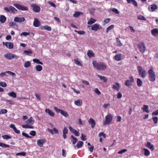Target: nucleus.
<instances>
[{"instance_id": "f257e3e1", "label": "nucleus", "mask_w": 158, "mask_h": 158, "mask_svg": "<svg viewBox=\"0 0 158 158\" xmlns=\"http://www.w3.org/2000/svg\"><path fill=\"white\" fill-rule=\"evenodd\" d=\"M92 64L94 68L98 70H104L106 68V65L102 62L98 63L96 61H93Z\"/></svg>"}, {"instance_id": "f03ea898", "label": "nucleus", "mask_w": 158, "mask_h": 158, "mask_svg": "<svg viewBox=\"0 0 158 158\" xmlns=\"http://www.w3.org/2000/svg\"><path fill=\"white\" fill-rule=\"evenodd\" d=\"M34 123V120L32 117H31L26 122V124L22 125V127L23 128L34 129V127L32 126Z\"/></svg>"}, {"instance_id": "7ed1b4c3", "label": "nucleus", "mask_w": 158, "mask_h": 158, "mask_svg": "<svg viewBox=\"0 0 158 158\" xmlns=\"http://www.w3.org/2000/svg\"><path fill=\"white\" fill-rule=\"evenodd\" d=\"M148 79L151 81L154 82L156 80V75L152 68H151L148 71Z\"/></svg>"}, {"instance_id": "20e7f679", "label": "nucleus", "mask_w": 158, "mask_h": 158, "mask_svg": "<svg viewBox=\"0 0 158 158\" xmlns=\"http://www.w3.org/2000/svg\"><path fill=\"white\" fill-rule=\"evenodd\" d=\"M113 117L112 115L110 114L106 115L105 117V121L103 122V125H105L110 124L112 121Z\"/></svg>"}, {"instance_id": "39448f33", "label": "nucleus", "mask_w": 158, "mask_h": 158, "mask_svg": "<svg viewBox=\"0 0 158 158\" xmlns=\"http://www.w3.org/2000/svg\"><path fill=\"white\" fill-rule=\"evenodd\" d=\"M146 73L145 69H143L141 67L139 66V74L141 76V77L144 78L146 76Z\"/></svg>"}, {"instance_id": "423d86ee", "label": "nucleus", "mask_w": 158, "mask_h": 158, "mask_svg": "<svg viewBox=\"0 0 158 158\" xmlns=\"http://www.w3.org/2000/svg\"><path fill=\"white\" fill-rule=\"evenodd\" d=\"M13 5L18 9L23 11L28 10V8L27 6H22L19 4H14Z\"/></svg>"}, {"instance_id": "0eeeda50", "label": "nucleus", "mask_w": 158, "mask_h": 158, "mask_svg": "<svg viewBox=\"0 0 158 158\" xmlns=\"http://www.w3.org/2000/svg\"><path fill=\"white\" fill-rule=\"evenodd\" d=\"M4 56L9 60H11L14 58L17 59L19 56L12 53H8L4 55Z\"/></svg>"}, {"instance_id": "6e6552de", "label": "nucleus", "mask_w": 158, "mask_h": 158, "mask_svg": "<svg viewBox=\"0 0 158 158\" xmlns=\"http://www.w3.org/2000/svg\"><path fill=\"white\" fill-rule=\"evenodd\" d=\"M4 10L7 12H9L10 11L13 13H15L17 11V10L12 6H10L9 8L5 7L4 8Z\"/></svg>"}, {"instance_id": "1a4fd4ad", "label": "nucleus", "mask_w": 158, "mask_h": 158, "mask_svg": "<svg viewBox=\"0 0 158 158\" xmlns=\"http://www.w3.org/2000/svg\"><path fill=\"white\" fill-rule=\"evenodd\" d=\"M146 50V48L143 42L139 43V50L142 53L144 52Z\"/></svg>"}, {"instance_id": "9d476101", "label": "nucleus", "mask_w": 158, "mask_h": 158, "mask_svg": "<svg viewBox=\"0 0 158 158\" xmlns=\"http://www.w3.org/2000/svg\"><path fill=\"white\" fill-rule=\"evenodd\" d=\"M102 29V27L99 24L96 23L92 25L91 30L96 31Z\"/></svg>"}, {"instance_id": "9b49d317", "label": "nucleus", "mask_w": 158, "mask_h": 158, "mask_svg": "<svg viewBox=\"0 0 158 158\" xmlns=\"http://www.w3.org/2000/svg\"><path fill=\"white\" fill-rule=\"evenodd\" d=\"M31 6L32 8L34 11L36 12H39L40 11V6H37L34 4H32Z\"/></svg>"}, {"instance_id": "f8f14e48", "label": "nucleus", "mask_w": 158, "mask_h": 158, "mask_svg": "<svg viewBox=\"0 0 158 158\" xmlns=\"http://www.w3.org/2000/svg\"><path fill=\"white\" fill-rule=\"evenodd\" d=\"M134 79L132 77H129V80H127L125 83V85L128 87H129L131 85V83L134 82Z\"/></svg>"}, {"instance_id": "ddd939ff", "label": "nucleus", "mask_w": 158, "mask_h": 158, "mask_svg": "<svg viewBox=\"0 0 158 158\" xmlns=\"http://www.w3.org/2000/svg\"><path fill=\"white\" fill-rule=\"evenodd\" d=\"M3 44L9 49H12L13 48V44L11 42H4L3 43Z\"/></svg>"}, {"instance_id": "4468645a", "label": "nucleus", "mask_w": 158, "mask_h": 158, "mask_svg": "<svg viewBox=\"0 0 158 158\" xmlns=\"http://www.w3.org/2000/svg\"><path fill=\"white\" fill-rule=\"evenodd\" d=\"M46 142V139H39L37 141V145L40 147H42L44 144Z\"/></svg>"}, {"instance_id": "2eb2a0df", "label": "nucleus", "mask_w": 158, "mask_h": 158, "mask_svg": "<svg viewBox=\"0 0 158 158\" xmlns=\"http://www.w3.org/2000/svg\"><path fill=\"white\" fill-rule=\"evenodd\" d=\"M25 20V19L24 17H16L14 19V21L16 22L21 23Z\"/></svg>"}, {"instance_id": "dca6fc26", "label": "nucleus", "mask_w": 158, "mask_h": 158, "mask_svg": "<svg viewBox=\"0 0 158 158\" xmlns=\"http://www.w3.org/2000/svg\"><path fill=\"white\" fill-rule=\"evenodd\" d=\"M33 24L35 27H38L40 25V23L38 19L35 18Z\"/></svg>"}, {"instance_id": "f3484780", "label": "nucleus", "mask_w": 158, "mask_h": 158, "mask_svg": "<svg viewBox=\"0 0 158 158\" xmlns=\"http://www.w3.org/2000/svg\"><path fill=\"white\" fill-rule=\"evenodd\" d=\"M146 146L149 149H150L151 151H153L154 150V145L152 144L150 142H147V143Z\"/></svg>"}, {"instance_id": "a211bd4d", "label": "nucleus", "mask_w": 158, "mask_h": 158, "mask_svg": "<svg viewBox=\"0 0 158 158\" xmlns=\"http://www.w3.org/2000/svg\"><path fill=\"white\" fill-rule=\"evenodd\" d=\"M89 123L91 124V127L92 128H94L95 125V121L92 118H90L88 121Z\"/></svg>"}, {"instance_id": "6ab92c4d", "label": "nucleus", "mask_w": 158, "mask_h": 158, "mask_svg": "<svg viewBox=\"0 0 158 158\" xmlns=\"http://www.w3.org/2000/svg\"><path fill=\"white\" fill-rule=\"evenodd\" d=\"M45 111L46 113H48L51 117H53L54 116L55 114L54 113L49 109H46Z\"/></svg>"}, {"instance_id": "aec40b11", "label": "nucleus", "mask_w": 158, "mask_h": 158, "mask_svg": "<svg viewBox=\"0 0 158 158\" xmlns=\"http://www.w3.org/2000/svg\"><path fill=\"white\" fill-rule=\"evenodd\" d=\"M87 55L89 58L94 57V54L93 52L89 50H88V52L87 53Z\"/></svg>"}, {"instance_id": "412c9836", "label": "nucleus", "mask_w": 158, "mask_h": 158, "mask_svg": "<svg viewBox=\"0 0 158 158\" xmlns=\"http://www.w3.org/2000/svg\"><path fill=\"white\" fill-rule=\"evenodd\" d=\"M148 108L149 107L147 105H144L142 108V110L143 111L148 113L149 112V111L148 110Z\"/></svg>"}, {"instance_id": "4be33fe9", "label": "nucleus", "mask_w": 158, "mask_h": 158, "mask_svg": "<svg viewBox=\"0 0 158 158\" xmlns=\"http://www.w3.org/2000/svg\"><path fill=\"white\" fill-rule=\"evenodd\" d=\"M121 54H117L114 56V59L117 61H119L121 60Z\"/></svg>"}, {"instance_id": "5701e85b", "label": "nucleus", "mask_w": 158, "mask_h": 158, "mask_svg": "<svg viewBox=\"0 0 158 158\" xmlns=\"http://www.w3.org/2000/svg\"><path fill=\"white\" fill-rule=\"evenodd\" d=\"M74 103L77 106H81L82 105V101L81 99H78L75 101Z\"/></svg>"}, {"instance_id": "b1692460", "label": "nucleus", "mask_w": 158, "mask_h": 158, "mask_svg": "<svg viewBox=\"0 0 158 158\" xmlns=\"http://www.w3.org/2000/svg\"><path fill=\"white\" fill-rule=\"evenodd\" d=\"M143 150L144 151V155L146 156H148L150 154V151L147 149L143 148Z\"/></svg>"}, {"instance_id": "393cba45", "label": "nucleus", "mask_w": 158, "mask_h": 158, "mask_svg": "<svg viewBox=\"0 0 158 158\" xmlns=\"http://www.w3.org/2000/svg\"><path fill=\"white\" fill-rule=\"evenodd\" d=\"M6 17L3 15H0V22L2 23H4L6 20Z\"/></svg>"}, {"instance_id": "a878e982", "label": "nucleus", "mask_w": 158, "mask_h": 158, "mask_svg": "<svg viewBox=\"0 0 158 158\" xmlns=\"http://www.w3.org/2000/svg\"><path fill=\"white\" fill-rule=\"evenodd\" d=\"M152 34L156 36L158 34V29L157 28H154L151 31Z\"/></svg>"}, {"instance_id": "bb28decb", "label": "nucleus", "mask_w": 158, "mask_h": 158, "mask_svg": "<svg viewBox=\"0 0 158 158\" xmlns=\"http://www.w3.org/2000/svg\"><path fill=\"white\" fill-rule=\"evenodd\" d=\"M8 94L9 96L14 98H16L17 97L16 94L13 91L8 93Z\"/></svg>"}, {"instance_id": "cd10ccee", "label": "nucleus", "mask_w": 158, "mask_h": 158, "mask_svg": "<svg viewBox=\"0 0 158 158\" xmlns=\"http://www.w3.org/2000/svg\"><path fill=\"white\" fill-rule=\"evenodd\" d=\"M97 76L101 80H102L104 82H106L107 81V79L105 77L100 75H98Z\"/></svg>"}, {"instance_id": "c85d7f7f", "label": "nucleus", "mask_w": 158, "mask_h": 158, "mask_svg": "<svg viewBox=\"0 0 158 158\" xmlns=\"http://www.w3.org/2000/svg\"><path fill=\"white\" fill-rule=\"evenodd\" d=\"M96 20L93 18H90L89 21H88L87 24L89 25H91L96 22Z\"/></svg>"}, {"instance_id": "c756f323", "label": "nucleus", "mask_w": 158, "mask_h": 158, "mask_svg": "<svg viewBox=\"0 0 158 158\" xmlns=\"http://www.w3.org/2000/svg\"><path fill=\"white\" fill-rule=\"evenodd\" d=\"M42 29H44L47 30L48 31H50L51 30V28L48 25H46L44 26H42L41 27Z\"/></svg>"}, {"instance_id": "7c9ffc66", "label": "nucleus", "mask_w": 158, "mask_h": 158, "mask_svg": "<svg viewBox=\"0 0 158 158\" xmlns=\"http://www.w3.org/2000/svg\"><path fill=\"white\" fill-rule=\"evenodd\" d=\"M151 11L153 12L156 9H157V6L155 4H153L150 5V6Z\"/></svg>"}, {"instance_id": "2f4dec72", "label": "nucleus", "mask_w": 158, "mask_h": 158, "mask_svg": "<svg viewBox=\"0 0 158 158\" xmlns=\"http://www.w3.org/2000/svg\"><path fill=\"white\" fill-rule=\"evenodd\" d=\"M114 25H111L108 27L106 29V33H107L109 31L112 30L114 28Z\"/></svg>"}, {"instance_id": "473e14b6", "label": "nucleus", "mask_w": 158, "mask_h": 158, "mask_svg": "<svg viewBox=\"0 0 158 158\" xmlns=\"http://www.w3.org/2000/svg\"><path fill=\"white\" fill-rule=\"evenodd\" d=\"M71 138L72 139L71 141L72 142L73 144H75L77 141V139L76 138L74 137L73 135H72L71 136Z\"/></svg>"}, {"instance_id": "72a5a7b5", "label": "nucleus", "mask_w": 158, "mask_h": 158, "mask_svg": "<svg viewBox=\"0 0 158 158\" xmlns=\"http://www.w3.org/2000/svg\"><path fill=\"white\" fill-rule=\"evenodd\" d=\"M116 42L117 46L121 47L123 46V44L121 43V41L118 38H116Z\"/></svg>"}, {"instance_id": "f704fd0d", "label": "nucleus", "mask_w": 158, "mask_h": 158, "mask_svg": "<svg viewBox=\"0 0 158 158\" xmlns=\"http://www.w3.org/2000/svg\"><path fill=\"white\" fill-rule=\"evenodd\" d=\"M81 14H83V13L81 12L76 11L75 13L73 14V16L74 17L77 18Z\"/></svg>"}, {"instance_id": "c9c22d12", "label": "nucleus", "mask_w": 158, "mask_h": 158, "mask_svg": "<svg viewBox=\"0 0 158 158\" xmlns=\"http://www.w3.org/2000/svg\"><path fill=\"white\" fill-rule=\"evenodd\" d=\"M83 143V142L81 141H79L77 142L76 146L78 148H81L82 146Z\"/></svg>"}, {"instance_id": "e433bc0d", "label": "nucleus", "mask_w": 158, "mask_h": 158, "mask_svg": "<svg viewBox=\"0 0 158 158\" xmlns=\"http://www.w3.org/2000/svg\"><path fill=\"white\" fill-rule=\"evenodd\" d=\"M35 69L37 71L40 72L42 70L43 68L41 65H38L36 66Z\"/></svg>"}, {"instance_id": "4c0bfd02", "label": "nucleus", "mask_w": 158, "mask_h": 158, "mask_svg": "<svg viewBox=\"0 0 158 158\" xmlns=\"http://www.w3.org/2000/svg\"><path fill=\"white\" fill-rule=\"evenodd\" d=\"M0 146L2 147L6 148H8L10 147L9 145L6 144L5 143L0 142Z\"/></svg>"}, {"instance_id": "58836bf2", "label": "nucleus", "mask_w": 158, "mask_h": 158, "mask_svg": "<svg viewBox=\"0 0 158 158\" xmlns=\"http://www.w3.org/2000/svg\"><path fill=\"white\" fill-rule=\"evenodd\" d=\"M60 113L64 116L67 117L68 116H69V114H68V113L64 110H62L61 111Z\"/></svg>"}, {"instance_id": "ea45409f", "label": "nucleus", "mask_w": 158, "mask_h": 158, "mask_svg": "<svg viewBox=\"0 0 158 158\" xmlns=\"http://www.w3.org/2000/svg\"><path fill=\"white\" fill-rule=\"evenodd\" d=\"M31 65V62L29 61H27L24 63V67L27 68L30 66Z\"/></svg>"}, {"instance_id": "a19ab883", "label": "nucleus", "mask_w": 158, "mask_h": 158, "mask_svg": "<svg viewBox=\"0 0 158 158\" xmlns=\"http://www.w3.org/2000/svg\"><path fill=\"white\" fill-rule=\"evenodd\" d=\"M2 138L3 139L7 140L8 139H10L11 138V136L7 135H4L2 136Z\"/></svg>"}, {"instance_id": "79ce46f5", "label": "nucleus", "mask_w": 158, "mask_h": 158, "mask_svg": "<svg viewBox=\"0 0 158 158\" xmlns=\"http://www.w3.org/2000/svg\"><path fill=\"white\" fill-rule=\"evenodd\" d=\"M26 155V153L24 152H21L18 153L16 154V156L21 155L23 156H25Z\"/></svg>"}, {"instance_id": "37998d69", "label": "nucleus", "mask_w": 158, "mask_h": 158, "mask_svg": "<svg viewBox=\"0 0 158 158\" xmlns=\"http://www.w3.org/2000/svg\"><path fill=\"white\" fill-rule=\"evenodd\" d=\"M0 86L3 87H5L6 86L7 84L5 82H0Z\"/></svg>"}, {"instance_id": "c03bdc74", "label": "nucleus", "mask_w": 158, "mask_h": 158, "mask_svg": "<svg viewBox=\"0 0 158 158\" xmlns=\"http://www.w3.org/2000/svg\"><path fill=\"white\" fill-rule=\"evenodd\" d=\"M74 31L80 35H83L85 33V32L83 31H77V30H75Z\"/></svg>"}, {"instance_id": "a18cd8bd", "label": "nucleus", "mask_w": 158, "mask_h": 158, "mask_svg": "<svg viewBox=\"0 0 158 158\" xmlns=\"http://www.w3.org/2000/svg\"><path fill=\"white\" fill-rule=\"evenodd\" d=\"M110 18L106 19L104 20V24H106L108 23L110 21Z\"/></svg>"}, {"instance_id": "49530a36", "label": "nucleus", "mask_w": 158, "mask_h": 158, "mask_svg": "<svg viewBox=\"0 0 158 158\" xmlns=\"http://www.w3.org/2000/svg\"><path fill=\"white\" fill-rule=\"evenodd\" d=\"M7 112V110L5 109H2L0 111V114H4Z\"/></svg>"}, {"instance_id": "de8ad7c7", "label": "nucleus", "mask_w": 158, "mask_h": 158, "mask_svg": "<svg viewBox=\"0 0 158 158\" xmlns=\"http://www.w3.org/2000/svg\"><path fill=\"white\" fill-rule=\"evenodd\" d=\"M30 34V33L29 32H23L21 33L20 35L21 36H26L27 35H29Z\"/></svg>"}, {"instance_id": "09e8293b", "label": "nucleus", "mask_w": 158, "mask_h": 158, "mask_svg": "<svg viewBox=\"0 0 158 158\" xmlns=\"http://www.w3.org/2000/svg\"><path fill=\"white\" fill-rule=\"evenodd\" d=\"M139 19L142 20H146V19L144 16L142 15H139Z\"/></svg>"}, {"instance_id": "8fccbe9b", "label": "nucleus", "mask_w": 158, "mask_h": 158, "mask_svg": "<svg viewBox=\"0 0 158 158\" xmlns=\"http://www.w3.org/2000/svg\"><path fill=\"white\" fill-rule=\"evenodd\" d=\"M127 149H123L118 152V153L119 154H122L123 153L127 152Z\"/></svg>"}, {"instance_id": "3c124183", "label": "nucleus", "mask_w": 158, "mask_h": 158, "mask_svg": "<svg viewBox=\"0 0 158 158\" xmlns=\"http://www.w3.org/2000/svg\"><path fill=\"white\" fill-rule=\"evenodd\" d=\"M68 130L67 129V128L64 127V129L63 130V134H67L68 133Z\"/></svg>"}, {"instance_id": "603ef678", "label": "nucleus", "mask_w": 158, "mask_h": 158, "mask_svg": "<svg viewBox=\"0 0 158 158\" xmlns=\"http://www.w3.org/2000/svg\"><path fill=\"white\" fill-rule=\"evenodd\" d=\"M153 120L154 122V123L156 124L157 123V121L158 120V118L157 117H154L153 118Z\"/></svg>"}, {"instance_id": "864d4df0", "label": "nucleus", "mask_w": 158, "mask_h": 158, "mask_svg": "<svg viewBox=\"0 0 158 158\" xmlns=\"http://www.w3.org/2000/svg\"><path fill=\"white\" fill-rule=\"evenodd\" d=\"M94 91L98 95H100L101 94V92L99 91L97 88L95 89Z\"/></svg>"}, {"instance_id": "5fc2aeb1", "label": "nucleus", "mask_w": 158, "mask_h": 158, "mask_svg": "<svg viewBox=\"0 0 158 158\" xmlns=\"http://www.w3.org/2000/svg\"><path fill=\"white\" fill-rule=\"evenodd\" d=\"M112 11L117 14H118L119 13V11L117 10V9L115 8H113L112 9Z\"/></svg>"}, {"instance_id": "6e6d98bb", "label": "nucleus", "mask_w": 158, "mask_h": 158, "mask_svg": "<svg viewBox=\"0 0 158 158\" xmlns=\"http://www.w3.org/2000/svg\"><path fill=\"white\" fill-rule=\"evenodd\" d=\"M98 136L99 137L103 136L104 138H106V134L103 132H100L99 135Z\"/></svg>"}, {"instance_id": "4d7b16f0", "label": "nucleus", "mask_w": 158, "mask_h": 158, "mask_svg": "<svg viewBox=\"0 0 158 158\" xmlns=\"http://www.w3.org/2000/svg\"><path fill=\"white\" fill-rule=\"evenodd\" d=\"M22 135L24 136L25 137H26L27 138H32V137H31V136H29L28 134L26 133H25V132H23L22 133Z\"/></svg>"}, {"instance_id": "13d9d810", "label": "nucleus", "mask_w": 158, "mask_h": 158, "mask_svg": "<svg viewBox=\"0 0 158 158\" xmlns=\"http://www.w3.org/2000/svg\"><path fill=\"white\" fill-rule=\"evenodd\" d=\"M74 63L75 64H76L77 65H81V62L78 60H74Z\"/></svg>"}, {"instance_id": "bf43d9fd", "label": "nucleus", "mask_w": 158, "mask_h": 158, "mask_svg": "<svg viewBox=\"0 0 158 158\" xmlns=\"http://www.w3.org/2000/svg\"><path fill=\"white\" fill-rule=\"evenodd\" d=\"M24 53H25L26 55H28L29 53L31 54L32 53V51L31 50L28 51L25 50L24 51Z\"/></svg>"}, {"instance_id": "052dcab7", "label": "nucleus", "mask_w": 158, "mask_h": 158, "mask_svg": "<svg viewBox=\"0 0 158 158\" xmlns=\"http://www.w3.org/2000/svg\"><path fill=\"white\" fill-rule=\"evenodd\" d=\"M85 136L83 134H81V140L83 141H85L86 140V139L85 138Z\"/></svg>"}, {"instance_id": "680f3d73", "label": "nucleus", "mask_w": 158, "mask_h": 158, "mask_svg": "<svg viewBox=\"0 0 158 158\" xmlns=\"http://www.w3.org/2000/svg\"><path fill=\"white\" fill-rule=\"evenodd\" d=\"M30 134L32 136H35L36 135V132L34 131H31L30 132Z\"/></svg>"}, {"instance_id": "e2e57ef3", "label": "nucleus", "mask_w": 158, "mask_h": 158, "mask_svg": "<svg viewBox=\"0 0 158 158\" xmlns=\"http://www.w3.org/2000/svg\"><path fill=\"white\" fill-rule=\"evenodd\" d=\"M48 3L50 5H51L52 6H53V7H54L55 8H56V5L53 3L52 2H48Z\"/></svg>"}, {"instance_id": "0e129e2a", "label": "nucleus", "mask_w": 158, "mask_h": 158, "mask_svg": "<svg viewBox=\"0 0 158 158\" xmlns=\"http://www.w3.org/2000/svg\"><path fill=\"white\" fill-rule=\"evenodd\" d=\"M5 101L6 102H10V104H14V102L12 100L5 99Z\"/></svg>"}, {"instance_id": "69168bd1", "label": "nucleus", "mask_w": 158, "mask_h": 158, "mask_svg": "<svg viewBox=\"0 0 158 158\" xmlns=\"http://www.w3.org/2000/svg\"><path fill=\"white\" fill-rule=\"evenodd\" d=\"M54 109L56 110V111L58 113H60L61 112V111H62V110L58 109L57 107H54Z\"/></svg>"}, {"instance_id": "338daca9", "label": "nucleus", "mask_w": 158, "mask_h": 158, "mask_svg": "<svg viewBox=\"0 0 158 158\" xmlns=\"http://www.w3.org/2000/svg\"><path fill=\"white\" fill-rule=\"evenodd\" d=\"M73 133L76 136H78L80 135L79 132L76 130L74 131V132Z\"/></svg>"}, {"instance_id": "774afa93", "label": "nucleus", "mask_w": 158, "mask_h": 158, "mask_svg": "<svg viewBox=\"0 0 158 158\" xmlns=\"http://www.w3.org/2000/svg\"><path fill=\"white\" fill-rule=\"evenodd\" d=\"M152 114V115H157L158 114V109L153 112Z\"/></svg>"}]
</instances>
